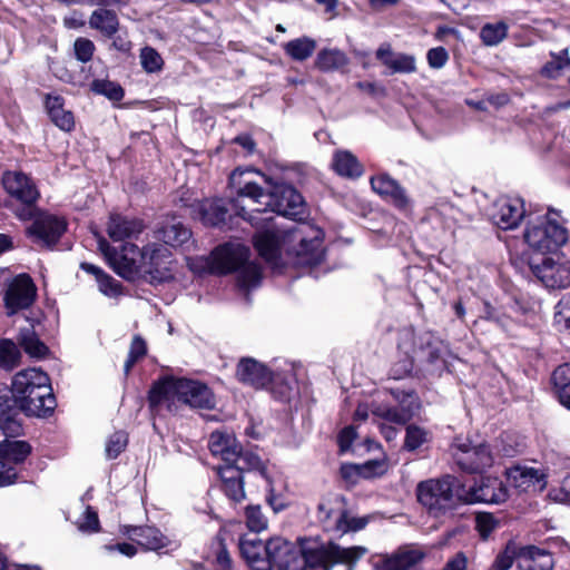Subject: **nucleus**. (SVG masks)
<instances>
[{"label": "nucleus", "instance_id": "1", "mask_svg": "<svg viewBox=\"0 0 570 570\" xmlns=\"http://www.w3.org/2000/svg\"><path fill=\"white\" fill-rule=\"evenodd\" d=\"M298 542L297 548L282 538L252 540V570H272L274 566L279 570H307L314 567L331 570L334 563L354 566L367 552L361 546H324L314 539H301Z\"/></svg>", "mask_w": 570, "mask_h": 570}, {"label": "nucleus", "instance_id": "2", "mask_svg": "<svg viewBox=\"0 0 570 570\" xmlns=\"http://www.w3.org/2000/svg\"><path fill=\"white\" fill-rule=\"evenodd\" d=\"M268 225L254 242L259 256L276 272L288 266H313L324 258L323 232L309 225L282 227L266 219Z\"/></svg>", "mask_w": 570, "mask_h": 570}, {"label": "nucleus", "instance_id": "3", "mask_svg": "<svg viewBox=\"0 0 570 570\" xmlns=\"http://www.w3.org/2000/svg\"><path fill=\"white\" fill-rule=\"evenodd\" d=\"M98 246L112 269L126 279L142 275L150 283H163L173 278L171 253L163 245L150 244L139 249L127 242L117 252L105 238H99Z\"/></svg>", "mask_w": 570, "mask_h": 570}, {"label": "nucleus", "instance_id": "4", "mask_svg": "<svg viewBox=\"0 0 570 570\" xmlns=\"http://www.w3.org/2000/svg\"><path fill=\"white\" fill-rule=\"evenodd\" d=\"M177 403L191 407L213 409L216 400L210 389L204 383L189 379L168 377L156 383L149 392L153 409L168 411L177 409Z\"/></svg>", "mask_w": 570, "mask_h": 570}, {"label": "nucleus", "instance_id": "5", "mask_svg": "<svg viewBox=\"0 0 570 570\" xmlns=\"http://www.w3.org/2000/svg\"><path fill=\"white\" fill-rule=\"evenodd\" d=\"M11 393L29 416L45 417L56 407L49 376L37 367L18 372L12 379Z\"/></svg>", "mask_w": 570, "mask_h": 570}, {"label": "nucleus", "instance_id": "6", "mask_svg": "<svg viewBox=\"0 0 570 570\" xmlns=\"http://www.w3.org/2000/svg\"><path fill=\"white\" fill-rule=\"evenodd\" d=\"M399 348L407 360L403 362L402 372L395 375L396 379L412 371L414 360L428 362L435 370H441L445 366L444 355L448 352V347L430 332L415 333L411 328H404L400 333Z\"/></svg>", "mask_w": 570, "mask_h": 570}, {"label": "nucleus", "instance_id": "7", "mask_svg": "<svg viewBox=\"0 0 570 570\" xmlns=\"http://www.w3.org/2000/svg\"><path fill=\"white\" fill-rule=\"evenodd\" d=\"M305 203L302 195L287 184H271L267 187L252 181V212H273L277 215L297 218L304 214Z\"/></svg>", "mask_w": 570, "mask_h": 570}, {"label": "nucleus", "instance_id": "8", "mask_svg": "<svg viewBox=\"0 0 570 570\" xmlns=\"http://www.w3.org/2000/svg\"><path fill=\"white\" fill-rule=\"evenodd\" d=\"M524 240L535 252L546 254L559 249L568 240V232L558 212L532 217L527 223Z\"/></svg>", "mask_w": 570, "mask_h": 570}, {"label": "nucleus", "instance_id": "9", "mask_svg": "<svg viewBox=\"0 0 570 570\" xmlns=\"http://www.w3.org/2000/svg\"><path fill=\"white\" fill-rule=\"evenodd\" d=\"M248 258V248L237 240H232L216 247L206 265L212 273L238 272L237 287L244 297H247L249 295V272L246 266Z\"/></svg>", "mask_w": 570, "mask_h": 570}, {"label": "nucleus", "instance_id": "10", "mask_svg": "<svg viewBox=\"0 0 570 570\" xmlns=\"http://www.w3.org/2000/svg\"><path fill=\"white\" fill-rule=\"evenodd\" d=\"M416 495L422 505L438 514L451 508L455 501H463V489L455 478L446 475L420 482Z\"/></svg>", "mask_w": 570, "mask_h": 570}, {"label": "nucleus", "instance_id": "11", "mask_svg": "<svg viewBox=\"0 0 570 570\" xmlns=\"http://www.w3.org/2000/svg\"><path fill=\"white\" fill-rule=\"evenodd\" d=\"M252 387L267 389L275 399L289 401L296 389L292 373H273L268 367L252 358Z\"/></svg>", "mask_w": 570, "mask_h": 570}, {"label": "nucleus", "instance_id": "12", "mask_svg": "<svg viewBox=\"0 0 570 570\" xmlns=\"http://www.w3.org/2000/svg\"><path fill=\"white\" fill-rule=\"evenodd\" d=\"M244 510L247 515L246 522L232 521L220 530L217 537L218 551L215 559L217 570H232L230 558L224 544L227 537L237 538L240 554L246 562H249L248 542L246 540V530L249 529V505L245 507Z\"/></svg>", "mask_w": 570, "mask_h": 570}, {"label": "nucleus", "instance_id": "13", "mask_svg": "<svg viewBox=\"0 0 570 570\" xmlns=\"http://www.w3.org/2000/svg\"><path fill=\"white\" fill-rule=\"evenodd\" d=\"M456 464L470 473H479L493 464V455L484 443L473 445L470 441L458 440L453 446Z\"/></svg>", "mask_w": 570, "mask_h": 570}, {"label": "nucleus", "instance_id": "14", "mask_svg": "<svg viewBox=\"0 0 570 570\" xmlns=\"http://www.w3.org/2000/svg\"><path fill=\"white\" fill-rule=\"evenodd\" d=\"M532 271L548 288L561 289L570 286V261L564 256L546 257L542 263L532 265Z\"/></svg>", "mask_w": 570, "mask_h": 570}, {"label": "nucleus", "instance_id": "15", "mask_svg": "<svg viewBox=\"0 0 570 570\" xmlns=\"http://www.w3.org/2000/svg\"><path fill=\"white\" fill-rule=\"evenodd\" d=\"M393 397L399 402L400 407L389 405H375L372 409V415L383 420L386 423L399 425L405 424L419 409L417 396L413 392L392 391Z\"/></svg>", "mask_w": 570, "mask_h": 570}, {"label": "nucleus", "instance_id": "16", "mask_svg": "<svg viewBox=\"0 0 570 570\" xmlns=\"http://www.w3.org/2000/svg\"><path fill=\"white\" fill-rule=\"evenodd\" d=\"M37 296V287L27 274L12 278L4 293V306L8 315H12L32 305Z\"/></svg>", "mask_w": 570, "mask_h": 570}, {"label": "nucleus", "instance_id": "17", "mask_svg": "<svg viewBox=\"0 0 570 570\" xmlns=\"http://www.w3.org/2000/svg\"><path fill=\"white\" fill-rule=\"evenodd\" d=\"M229 203L235 210V216L244 222L248 220L246 203L249 198V169L237 167L229 175L228 181Z\"/></svg>", "mask_w": 570, "mask_h": 570}, {"label": "nucleus", "instance_id": "18", "mask_svg": "<svg viewBox=\"0 0 570 570\" xmlns=\"http://www.w3.org/2000/svg\"><path fill=\"white\" fill-rule=\"evenodd\" d=\"M509 497L508 489L498 478H485L480 483L471 487L469 491L463 490V502L465 503H502Z\"/></svg>", "mask_w": 570, "mask_h": 570}, {"label": "nucleus", "instance_id": "19", "mask_svg": "<svg viewBox=\"0 0 570 570\" xmlns=\"http://www.w3.org/2000/svg\"><path fill=\"white\" fill-rule=\"evenodd\" d=\"M190 208L193 218L205 226L222 227L227 222L228 209L223 198H205L194 203Z\"/></svg>", "mask_w": 570, "mask_h": 570}, {"label": "nucleus", "instance_id": "20", "mask_svg": "<svg viewBox=\"0 0 570 570\" xmlns=\"http://www.w3.org/2000/svg\"><path fill=\"white\" fill-rule=\"evenodd\" d=\"M66 227L67 223L62 217L42 214L35 219L28 228V233L35 240L51 246L58 242Z\"/></svg>", "mask_w": 570, "mask_h": 570}, {"label": "nucleus", "instance_id": "21", "mask_svg": "<svg viewBox=\"0 0 570 570\" xmlns=\"http://www.w3.org/2000/svg\"><path fill=\"white\" fill-rule=\"evenodd\" d=\"M524 205L519 198L502 197L493 205V223L502 229L515 228L524 216Z\"/></svg>", "mask_w": 570, "mask_h": 570}, {"label": "nucleus", "instance_id": "22", "mask_svg": "<svg viewBox=\"0 0 570 570\" xmlns=\"http://www.w3.org/2000/svg\"><path fill=\"white\" fill-rule=\"evenodd\" d=\"M208 446L214 456L220 458L225 462L224 465L236 464L240 460L247 461L246 456H240V446L235 436L228 432H213Z\"/></svg>", "mask_w": 570, "mask_h": 570}, {"label": "nucleus", "instance_id": "23", "mask_svg": "<svg viewBox=\"0 0 570 570\" xmlns=\"http://www.w3.org/2000/svg\"><path fill=\"white\" fill-rule=\"evenodd\" d=\"M4 189L23 204L30 205L39 197V191L32 180L20 171H7L2 177Z\"/></svg>", "mask_w": 570, "mask_h": 570}, {"label": "nucleus", "instance_id": "24", "mask_svg": "<svg viewBox=\"0 0 570 570\" xmlns=\"http://www.w3.org/2000/svg\"><path fill=\"white\" fill-rule=\"evenodd\" d=\"M509 482L521 491H542L547 485V475L532 466H513L508 470Z\"/></svg>", "mask_w": 570, "mask_h": 570}, {"label": "nucleus", "instance_id": "25", "mask_svg": "<svg viewBox=\"0 0 570 570\" xmlns=\"http://www.w3.org/2000/svg\"><path fill=\"white\" fill-rule=\"evenodd\" d=\"M20 412L22 410L14 397L9 394L0 395V430L6 436L14 438L21 434Z\"/></svg>", "mask_w": 570, "mask_h": 570}, {"label": "nucleus", "instance_id": "26", "mask_svg": "<svg viewBox=\"0 0 570 570\" xmlns=\"http://www.w3.org/2000/svg\"><path fill=\"white\" fill-rule=\"evenodd\" d=\"M144 228L145 226L140 219L112 214L109 218L107 233L114 242H124L136 238Z\"/></svg>", "mask_w": 570, "mask_h": 570}, {"label": "nucleus", "instance_id": "27", "mask_svg": "<svg viewBox=\"0 0 570 570\" xmlns=\"http://www.w3.org/2000/svg\"><path fill=\"white\" fill-rule=\"evenodd\" d=\"M217 472L224 481L226 494L234 501L239 502L245 499V474L239 465H220Z\"/></svg>", "mask_w": 570, "mask_h": 570}, {"label": "nucleus", "instance_id": "28", "mask_svg": "<svg viewBox=\"0 0 570 570\" xmlns=\"http://www.w3.org/2000/svg\"><path fill=\"white\" fill-rule=\"evenodd\" d=\"M372 189L384 198L390 199L395 206L404 208L409 204L405 190L396 180L382 174L371 178Z\"/></svg>", "mask_w": 570, "mask_h": 570}, {"label": "nucleus", "instance_id": "29", "mask_svg": "<svg viewBox=\"0 0 570 570\" xmlns=\"http://www.w3.org/2000/svg\"><path fill=\"white\" fill-rule=\"evenodd\" d=\"M252 478L257 485H263L266 491V502L275 513L284 509V503L279 502L274 494V476L265 466V464L252 454Z\"/></svg>", "mask_w": 570, "mask_h": 570}, {"label": "nucleus", "instance_id": "30", "mask_svg": "<svg viewBox=\"0 0 570 570\" xmlns=\"http://www.w3.org/2000/svg\"><path fill=\"white\" fill-rule=\"evenodd\" d=\"M519 568L521 570H552V554L533 546L519 550Z\"/></svg>", "mask_w": 570, "mask_h": 570}, {"label": "nucleus", "instance_id": "31", "mask_svg": "<svg viewBox=\"0 0 570 570\" xmlns=\"http://www.w3.org/2000/svg\"><path fill=\"white\" fill-rule=\"evenodd\" d=\"M376 58L390 69V73H412L416 70L413 56L393 52L389 47H381Z\"/></svg>", "mask_w": 570, "mask_h": 570}, {"label": "nucleus", "instance_id": "32", "mask_svg": "<svg viewBox=\"0 0 570 570\" xmlns=\"http://www.w3.org/2000/svg\"><path fill=\"white\" fill-rule=\"evenodd\" d=\"M46 110L51 121L61 130L70 131L75 127L71 111L63 108V99L60 96L47 95L45 99Z\"/></svg>", "mask_w": 570, "mask_h": 570}, {"label": "nucleus", "instance_id": "33", "mask_svg": "<svg viewBox=\"0 0 570 570\" xmlns=\"http://www.w3.org/2000/svg\"><path fill=\"white\" fill-rule=\"evenodd\" d=\"M190 236V230L177 217L168 218L158 229V237L170 246H179Z\"/></svg>", "mask_w": 570, "mask_h": 570}, {"label": "nucleus", "instance_id": "34", "mask_svg": "<svg viewBox=\"0 0 570 570\" xmlns=\"http://www.w3.org/2000/svg\"><path fill=\"white\" fill-rule=\"evenodd\" d=\"M131 540L147 550H159L169 544V540L156 528H132L128 533Z\"/></svg>", "mask_w": 570, "mask_h": 570}, {"label": "nucleus", "instance_id": "35", "mask_svg": "<svg viewBox=\"0 0 570 570\" xmlns=\"http://www.w3.org/2000/svg\"><path fill=\"white\" fill-rule=\"evenodd\" d=\"M332 167L340 176L347 178H358L363 174V166L348 150L335 151Z\"/></svg>", "mask_w": 570, "mask_h": 570}, {"label": "nucleus", "instance_id": "36", "mask_svg": "<svg viewBox=\"0 0 570 570\" xmlns=\"http://www.w3.org/2000/svg\"><path fill=\"white\" fill-rule=\"evenodd\" d=\"M31 452V446L26 441L4 440L0 443V458L10 465L22 463Z\"/></svg>", "mask_w": 570, "mask_h": 570}, {"label": "nucleus", "instance_id": "37", "mask_svg": "<svg viewBox=\"0 0 570 570\" xmlns=\"http://www.w3.org/2000/svg\"><path fill=\"white\" fill-rule=\"evenodd\" d=\"M424 556V552L419 548L405 547L390 556L385 560V564H389L390 567H393L397 570H407L421 562Z\"/></svg>", "mask_w": 570, "mask_h": 570}, {"label": "nucleus", "instance_id": "38", "mask_svg": "<svg viewBox=\"0 0 570 570\" xmlns=\"http://www.w3.org/2000/svg\"><path fill=\"white\" fill-rule=\"evenodd\" d=\"M81 268L92 274L98 283L99 291L109 297H117L121 294V285L118 281L112 278L111 276L107 275L102 269L99 267L90 264V263H82Z\"/></svg>", "mask_w": 570, "mask_h": 570}, {"label": "nucleus", "instance_id": "39", "mask_svg": "<svg viewBox=\"0 0 570 570\" xmlns=\"http://www.w3.org/2000/svg\"><path fill=\"white\" fill-rule=\"evenodd\" d=\"M17 340L19 345L31 357H41L46 355L48 351L47 346L39 340L31 324L20 328Z\"/></svg>", "mask_w": 570, "mask_h": 570}, {"label": "nucleus", "instance_id": "40", "mask_svg": "<svg viewBox=\"0 0 570 570\" xmlns=\"http://www.w3.org/2000/svg\"><path fill=\"white\" fill-rule=\"evenodd\" d=\"M552 383L560 403L570 410V364H562L554 370Z\"/></svg>", "mask_w": 570, "mask_h": 570}, {"label": "nucleus", "instance_id": "41", "mask_svg": "<svg viewBox=\"0 0 570 570\" xmlns=\"http://www.w3.org/2000/svg\"><path fill=\"white\" fill-rule=\"evenodd\" d=\"M90 27L106 35H114L118 30L117 14L108 9H98L94 11L89 20Z\"/></svg>", "mask_w": 570, "mask_h": 570}, {"label": "nucleus", "instance_id": "42", "mask_svg": "<svg viewBox=\"0 0 570 570\" xmlns=\"http://www.w3.org/2000/svg\"><path fill=\"white\" fill-rule=\"evenodd\" d=\"M347 63L344 52L337 49H325L317 55L316 66L322 71H333Z\"/></svg>", "mask_w": 570, "mask_h": 570}, {"label": "nucleus", "instance_id": "43", "mask_svg": "<svg viewBox=\"0 0 570 570\" xmlns=\"http://www.w3.org/2000/svg\"><path fill=\"white\" fill-rule=\"evenodd\" d=\"M20 360V351L16 343L9 338L0 341V367L12 370Z\"/></svg>", "mask_w": 570, "mask_h": 570}, {"label": "nucleus", "instance_id": "44", "mask_svg": "<svg viewBox=\"0 0 570 570\" xmlns=\"http://www.w3.org/2000/svg\"><path fill=\"white\" fill-rule=\"evenodd\" d=\"M366 523V519L351 517L346 511L342 510L335 517L334 530L340 534H344L350 531L362 530Z\"/></svg>", "mask_w": 570, "mask_h": 570}, {"label": "nucleus", "instance_id": "45", "mask_svg": "<svg viewBox=\"0 0 570 570\" xmlns=\"http://www.w3.org/2000/svg\"><path fill=\"white\" fill-rule=\"evenodd\" d=\"M315 42L309 38H295L286 45L287 53L297 60H304L312 55Z\"/></svg>", "mask_w": 570, "mask_h": 570}, {"label": "nucleus", "instance_id": "46", "mask_svg": "<svg viewBox=\"0 0 570 570\" xmlns=\"http://www.w3.org/2000/svg\"><path fill=\"white\" fill-rule=\"evenodd\" d=\"M91 90L104 95L110 100L119 101L124 97V90L117 82L107 79H96L91 82Z\"/></svg>", "mask_w": 570, "mask_h": 570}, {"label": "nucleus", "instance_id": "47", "mask_svg": "<svg viewBox=\"0 0 570 570\" xmlns=\"http://www.w3.org/2000/svg\"><path fill=\"white\" fill-rule=\"evenodd\" d=\"M128 436L124 431H117L111 434L106 442V456L116 459L127 446Z\"/></svg>", "mask_w": 570, "mask_h": 570}, {"label": "nucleus", "instance_id": "48", "mask_svg": "<svg viewBox=\"0 0 570 570\" xmlns=\"http://www.w3.org/2000/svg\"><path fill=\"white\" fill-rule=\"evenodd\" d=\"M515 558L519 560V550L514 543L510 542L495 558L492 570H509Z\"/></svg>", "mask_w": 570, "mask_h": 570}, {"label": "nucleus", "instance_id": "49", "mask_svg": "<svg viewBox=\"0 0 570 570\" xmlns=\"http://www.w3.org/2000/svg\"><path fill=\"white\" fill-rule=\"evenodd\" d=\"M140 61L142 68L149 73L160 71L164 63L160 55L149 47L141 49Z\"/></svg>", "mask_w": 570, "mask_h": 570}, {"label": "nucleus", "instance_id": "50", "mask_svg": "<svg viewBox=\"0 0 570 570\" xmlns=\"http://www.w3.org/2000/svg\"><path fill=\"white\" fill-rule=\"evenodd\" d=\"M570 65V59L567 57V50H562L560 55H552V60L547 62L542 68V73L549 78H556L559 72Z\"/></svg>", "mask_w": 570, "mask_h": 570}, {"label": "nucleus", "instance_id": "51", "mask_svg": "<svg viewBox=\"0 0 570 570\" xmlns=\"http://www.w3.org/2000/svg\"><path fill=\"white\" fill-rule=\"evenodd\" d=\"M428 432L416 425H409L406 429L405 448L410 451L416 450L428 441Z\"/></svg>", "mask_w": 570, "mask_h": 570}, {"label": "nucleus", "instance_id": "52", "mask_svg": "<svg viewBox=\"0 0 570 570\" xmlns=\"http://www.w3.org/2000/svg\"><path fill=\"white\" fill-rule=\"evenodd\" d=\"M146 351L145 341L139 336H135L130 345L128 358L125 363L126 373H128L134 364L146 354Z\"/></svg>", "mask_w": 570, "mask_h": 570}, {"label": "nucleus", "instance_id": "53", "mask_svg": "<svg viewBox=\"0 0 570 570\" xmlns=\"http://www.w3.org/2000/svg\"><path fill=\"white\" fill-rule=\"evenodd\" d=\"M556 324L564 330H570V296L559 301L554 314Z\"/></svg>", "mask_w": 570, "mask_h": 570}, {"label": "nucleus", "instance_id": "54", "mask_svg": "<svg viewBox=\"0 0 570 570\" xmlns=\"http://www.w3.org/2000/svg\"><path fill=\"white\" fill-rule=\"evenodd\" d=\"M476 529L482 538H488L490 533L498 527V520L491 513H479L476 515Z\"/></svg>", "mask_w": 570, "mask_h": 570}, {"label": "nucleus", "instance_id": "55", "mask_svg": "<svg viewBox=\"0 0 570 570\" xmlns=\"http://www.w3.org/2000/svg\"><path fill=\"white\" fill-rule=\"evenodd\" d=\"M73 49L77 59L87 62L94 55L95 46L88 38H77Z\"/></svg>", "mask_w": 570, "mask_h": 570}, {"label": "nucleus", "instance_id": "56", "mask_svg": "<svg viewBox=\"0 0 570 570\" xmlns=\"http://www.w3.org/2000/svg\"><path fill=\"white\" fill-rule=\"evenodd\" d=\"M78 528L83 532H96L99 530V520L96 511L87 508L82 519L78 522Z\"/></svg>", "mask_w": 570, "mask_h": 570}, {"label": "nucleus", "instance_id": "57", "mask_svg": "<svg viewBox=\"0 0 570 570\" xmlns=\"http://www.w3.org/2000/svg\"><path fill=\"white\" fill-rule=\"evenodd\" d=\"M426 58L431 68L439 69L446 63L449 55L443 47H436L428 51Z\"/></svg>", "mask_w": 570, "mask_h": 570}, {"label": "nucleus", "instance_id": "58", "mask_svg": "<svg viewBox=\"0 0 570 570\" xmlns=\"http://www.w3.org/2000/svg\"><path fill=\"white\" fill-rule=\"evenodd\" d=\"M17 474V469L0 458V487L12 484Z\"/></svg>", "mask_w": 570, "mask_h": 570}, {"label": "nucleus", "instance_id": "59", "mask_svg": "<svg viewBox=\"0 0 570 570\" xmlns=\"http://www.w3.org/2000/svg\"><path fill=\"white\" fill-rule=\"evenodd\" d=\"M268 525L267 518L262 513L259 505H252V532L266 530Z\"/></svg>", "mask_w": 570, "mask_h": 570}, {"label": "nucleus", "instance_id": "60", "mask_svg": "<svg viewBox=\"0 0 570 570\" xmlns=\"http://www.w3.org/2000/svg\"><path fill=\"white\" fill-rule=\"evenodd\" d=\"M356 436V432L352 426L345 428L338 435V444L341 452H346L351 449L352 442Z\"/></svg>", "mask_w": 570, "mask_h": 570}, {"label": "nucleus", "instance_id": "61", "mask_svg": "<svg viewBox=\"0 0 570 570\" xmlns=\"http://www.w3.org/2000/svg\"><path fill=\"white\" fill-rule=\"evenodd\" d=\"M508 26L503 21L487 23L482 27L481 36H507Z\"/></svg>", "mask_w": 570, "mask_h": 570}, {"label": "nucleus", "instance_id": "62", "mask_svg": "<svg viewBox=\"0 0 570 570\" xmlns=\"http://www.w3.org/2000/svg\"><path fill=\"white\" fill-rule=\"evenodd\" d=\"M468 559L463 552H458L444 566L443 570H468Z\"/></svg>", "mask_w": 570, "mask_h": 570}, {"label": "nucleus", "instance_id": "63", "mask_svg": "<svg viewBox=\"0 0 570 570\" xmlns=\"http://www.w3.org/2000/svg\"><path fill=\"white\" fill-rule=\"evenodd\" d=\"M553 500L562 503L570 504V475H568L562 483L560 490L554 491L552 494Z\"/></svg>", "mask_w": 570, "mask_h": 570}, {"label": "nucleus", "instance_id": "64", "mask_svg": "<svg viewBox=\"0 0 570 570\" xmlns=\"http://www.w3.org/2000/svg\"><path fill=\"white\" fill-rule=\"evenodd\" d=\"M357 87H358L361 90H364V91H366L367 94L373 95V96H384V95H385V89H384V87L379 86V85H377V83H375V82H367V81L358 82V83H357Z\"/></svg>", "mask_w": 570, "mask_h": 570}]
</instances>
